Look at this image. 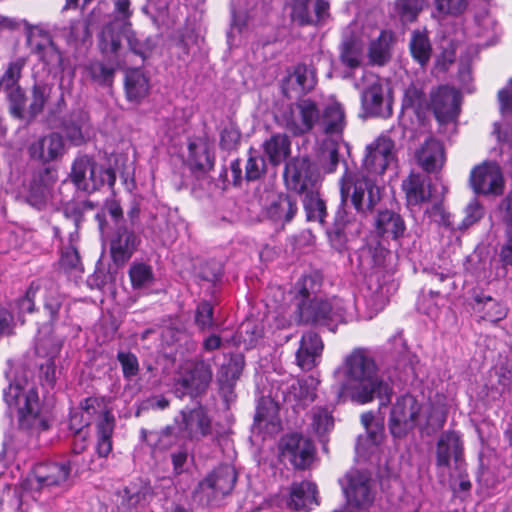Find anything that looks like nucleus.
I'll use <instances>...</instances> for the list:
<instances>
[{"label":"nucleus","mask_w":512,"mask_h":512,"mask_svg":"<svg viewBox=\"0 0 512 512\" xmlns=\"http://www.w3.org/2000/svg\"><path fill=\"white\" fill-rule=\"evenodd\" d=\"M435 464L438 469H447L451 462L461 470L464 463V447L461 436L456 431L443 432L436 443Z\"/></svg>","instance_id":"obj_15"},{"label":"nucleus","mask_w":512,"mask_h":512,"mask_svg":"<svg viewBox=\"0 0 512 512\" xmlns=\"http://www.w3.org/2000/svg\"><path fill=\"white\" fill-rule=\"evenodd\" d=\"M65 38L70 45L84 44L91 38L90 25L85 20L71 21Z\"/></svg>","instance_id":"obj_56"},{"label":"nucleus","mask_w":512,"mask_h":512,"mask_svg":"<svg viewBox=\"0 0 512 512\" xmlns=\"http://www.w3.org/2000/svg\"><path fill=\"white\" fill-rule=\"evenodd\" d=\"M83 413L81 418L85 417V425H89L92 420L102 421L107 415H113L104 404L103 399L97 397H88L81 404Z\"/></svg>","instance_id":"obj_47"},{"label":"nucleus","mask_w":512,"mask_h":512,"mask_svg":"<svg viewBox=\"0 0 512 512\" xmlns=\"http://www.w3.org/2000/svg\"><path fill=\"white\" fill-rule=\"evenodd\" d=\"M237 474L231 466L225 465L215 469L198 485V490L206 496L209 502L212 499L229 494L236 483Z\"/></svg>","instance_id":"obj_17"},{"label":"nucleus","mask_w":512,"mask_h":512,"mask_svg":"<svg viewBox=\"0 0 512 512\" xmlns=\"http://www.w3.org/2000/svg\"><path fill=\"white\" fill-rule=\"evenodd\" d=\"M394 35L391 31L382 30L379 36L370 41L368 47V61L372 66H384L392 58Z\"/></svg>","instance_id":"obj_31"},{"label":"nucleus","mask_w":512,"mask_h":512,"mask_svg":"<svg viewBox=\"0 0 512 512\" xmlns=\"http://www.w3.org/2000/svg\"><path fill=\"white\" fill-rule=\"evenodd\" d=\"M376 231L381 236L398 239L405 232V223L402 217L390 210L379 211L375 220Z\"/></svg>","instance_id":"obj_35"},{"label":"nucleus","mask_w":512,"mask_h":512,"mask_svg":"<svg viewBox=\"0 0 512 512\" xmlns=\"http://www.w3.org/2000/svg\"><path fill=\"white\" fill-rule=\"evenodd\" d=\"M312 504H318L316 485L309 481L293 483L290 487L288 507L299 510L307 508Z\"/></svg>","instance_id":"obj_34"},{"label":"nucleus","mask_w":512,"mask_h":512,"mask_svg":"<svg viewBox=\"0 0 512 512\" xmlns=\"http://www.w3.org/2000/svg\"><path fill=\"white\" fill-rule=\"evenodd\" d=\"M129 277L134 289H141L153 282L151 266L145 263H134L130 266Z\"/></svg>","instance_id":"obj_55"},{"label":"nucleus","mask_w":512,"mask_h":512,"mask_svg":"<svg viewBox=\"0 0 512 512\" xmlns=\"http://www.w3.org/2000/svg\"><path fill=\"white\" fill-rule=\"evenodd\" d=\"M354 218L346 210H339L335 216L333 226L328 230L331 245L338 251L346 248L348 233H352Z\"/></svg>","instance_id":"obj_33"},{"label":"nucleus","mask_w":512,"mask_h":512,"mask_svg":"<svg viewBox=\"0 0 512 512\" xmlns=\"http://www.w3.org/2000/svg\"><path fill=\"white\" fill-rule=\"evenodd\" d=\"M346 383L344 389L353 402L365 404L375 397L381 406L391 402L392 386L380 378L374 359L368 350L354 349L345 359Z\"/></svg>","instance_id":"obj_1"},{"label":"nucleus","mask_w":512,"mask_h":512,"mask_svg":"<svg viewBox=\"0 0 512 512\" xmlns=\"http://www.w3.org/2000/svg\"><path fill=\"white\" fill-rule=\"evenodd\" d=\"M118 494L122 499L121 505L130 509L146 501L147 496L151 494V488L142 482L130 483L119 491Z\"/></svg>","instance_id":"obj_44"},{"label":"nucleus","mask_w":512,"mask_h":512,"mask_svg":"<svg viewBox=\"0 0 512 512\" xmlns=\"http://www.w3.org/2000/svg\"><path fill=\"white\" fill-rule=\"evenodd\" d=\"M311 277H304L299 288V295L302 299L297 304L298 323L313 326L326 327L329 331L335 332L339 323L344 322L346 307L344 301L339 297L310 298L308 284H312Z\"/></svg>","instance_id":"obj_2"},{"label":"nucleus","mask_w":512,"mask_h":512,"mask_svg":"<svg viewBox=\"0 0 512 512\" xmlns=\"http://www.w3.org/2000/svg\"><path fill=\"white\" fill-rule=\"evenodd\" d=\"M119 64L120 61L108 58L107 61L90 59L81 66L82 77L99 86L110 87L114 82Z\"/></svg>","instance_id":"obj_23"},{"label":"nucleus","mask_w":512,"mask_h":512,"mask_svg":"<svg viewBox=\"0 0 512 512\" xmlns=\"http://www.w3.org/2000/svg\"><path fill=\"white\" fill-rule=\"evenodd\" d=\"M363 52L362 42L354 37H348L340 44L339 59L344 66L354 70L362 65Z\"/></svg>","instance_id":"obj_41"},{"label":"nucleus","mask_w":512,"mask_h":512,"mask_svg":"<svg viewBox=\"0 0 512 512\" xmlns=\"http://www.w3.org/2000/svg\"><path fill=\"white\" fill-rule=\"evenodd\" d=\"M42 292L39 297L43 298L44 311L49 315V322L53 324L59 319V312L62 307V299L57 286L50 280H40Z\"/></svg>","instance_id":"obj_39"},{"label":"nucleus","mask_w":512,"mask_h":512,"mask_svg":"<svg viewBox=\"0 0 512 512\" xmlns=\"http://www.w3.org/2000/svg\"><path fill=\"white\" fill-rule=\"evenodd\" d=\"M95 205L89 200L69 201L63 206L64 215L71 219L75 226H78L87 210H93Z\"/></svg>","instance_id":"obj_59"},{"label":"nucleus","mask_w":512,"mask_h":512,"mask_svg":"<svg viewBox=\"0 0 512 512\" xmlns=\"http://www.w3.org/2000/svg\"><path fill=\"white\" fill-rule=\"evenodd\" d=\"M26 65V59L19 57L9 63L6 71L0 78V90L7 91L19 87L22 69Z\"/></svg>","instance_id":"obj_51"},{"label":"nucleus","mask_w":512,"mask_h":512,"mask_svg":"<svg viewBox=\"0 0 512 512\" xmlns=\"http://www.w3.org/2000/svg\"><path fill=\"white\" fill-rule=\"evenodd\" d=\"M287 7L291 22L300 27H321L331 18L327 0H290Z\"/></svg>","instance_id":"obj_6"},{"label":"nucleus","mask_w":512,"mask_h":512,"mask_svg":"<svg viewBox=\"0 0 512 512\" xmlns=\"http://www.w3.org/2000/svg\"><path fill=\"white\" fill-rule=\"evenodd\" d=\"M402 189L405 192L409 206H417L428 202L432 196L431 180L421 173H411L402 181Z\"/></svg>","instance_id":"obj_29"},{"label":"nucleus","mask_w":512,"mask_h":512,"mask_svg":"<svg viewBox=\"0 0 512 512\" xmlns=\"http://www.w3.org/2000/svg\"><path fill=\"white\" fill-rule=\"evenodd\" d=\"M70 474V462L39 463L33 469L30 484L32 489L39 491L64 488L68 486Z\"/></svg>","instance_id":"obj_11"},{"label":"nucleus","mask_w":512,"mask_h":512,"mask_svg":"<svg viewBox=\"0 0 512 512\" xmlns=\"http://www.w3.org/2000/svg\"><path fill=\"white\" fill-rule=\"evenodd\" d=\"M140 243L133 230L118 225L110 239V253L113 262L122 266L132 257Z\"/></svg>","instance_id":"obj_22"},{"label":"nucleus","mask_w":512,"mask_h":512,"mask_svg":"<svg viewBox=\"0 0 512 512\" xmlns=\"http://www.w3.org/2000/svg\"><path fill=\"white\" fill-rule=\"evenodd\" d=\"M409 47L412 57L421 66H425L429 62L432 48L427 35L419 31L413 32L410 39Z\"/></svg>","instance_id":"obj_46"},{"label":"nucleus","mask_w":512,"mask_h":512,"mask_svg":"<svg viewBox=\"0 0 512 512\" xmlns=\"http://www.w3.org/2000/svg\"><path fill=\"white\" fill-rule=\"evenodd\" d=\"M86 114L80 110L71 112L63 119L62 129L67 139L74 145H81L85 142L84 128L86 125Z\"/></svg>","instance_id":"obj_40"},{"label":"nucleus","mask_w":512,"mask_h":512,"mask_svg":"<svg viewBox=\"0 0 512 512\" xmlns=\"http://www.w3.org/2000/svg\"><path fill=\"white\" fill-rule=\"evenodd\" d=\"M348 504L357 508H366L374 500L372 480L365 472L359 470L348 471L340 480Z\"/></svg>","instance_id":"obj_10"},{"label":"nucleus","mask_w":512,"mask_h":512,"mask_svg":"<svg viewBox=\"0 0 512 512\" xmlns=\"http://www.w3.org/2000/svg\"><path fill=\"white\" fill-rule=\"evenodd\" d=\"M263 150L269 162L274 166H278L290 155V138L284 133L272 134L271 137L263 143Z\"/></svg>","instance_id":"obj_36"},{"label":"nucleus","mask_w":512,"mask_h":512,"mask_svg":"<svg viewBox=\"0 0 512 512\" xmlns=\"http://www.w3.org/2000/svg\"><path fill=\"white\" fill-rule=\"evenodd\" d=\"M179 430L192 441H200L212 434V421L202 406L181 411Z\"/></svg>","instance_id":"obj_18"},{"label":"nucleus","mask_w":512,"mask_h":512,"mask_svg":"<svg viewBox=\"0 0 512 512\" xmlns=\"http://www.w3.org/2000/svg\"><path fill=\"white\" fill-rule=\"evenodd\" d=\"M339 185L342 204L347 205L350 202L362 217L372 214L382 199V189L374 177L364 171L346 169Z\"/></svg>","instance_id":"obj_3"},{"label":"nucleus","mask_w":512,"mask_h":512,"mask_svg":"<svg viewBox=\"0 0 512 512\" xmlns=\"http://www.w3.org/2000/svg\"><path fill=\"white\" fill-rule=\"evenodd\" d=\"M41 289L40 281L32 282L29 288L27 289L25 295L17 299L16 306L19 310V314L23 313H31L34 311L35 306V298L39 296Z\"/></svg>","instance_id":"obj_61"},{"label":"nucleus","mask_w":512,"mask_h":512,"mask_svg":"<svg viewBox=\"0 0 512 512\" xmlns=\"http://www.w3.org/2000/svg\"><path fill=\"white\" fill-rule=\"evenodd\" d=\"M394 160V142L386 136L378 137L366 147L362 169L365 174L374 176L385 172Z\"/></svg>","instance_id":"obj_14"},{"label":"nucleus","mask_w":512,"mask_h":512,"mask_svg":"<svg viewBox=\"0 0 512 512\" xmlns=\"http://www.w3.org/2000/svg\"><path fill=\"white\" fill-rule=\"evenodd\" d=\"M4 400L9 407H17L20 429L29 433L48 429V422L41 413L38 392L34 387L26 388L19 382L11 383L4 391Z\"/></svg>","instance_id":"obj_4"},{"label":"nucleus","mask_w":512,"mask_h":512,"mask_svg":"<svg viewBox=\"0 0 512 512\" xmlns=\"http://www.w3.org/2000/svg\"><path fill=\"white\" fill-rule=\"evenodd\" d=\"M421 404L411 394H405L397 398L392 407L389 429L394 437L402 438L412 430L417 422Z\"/></svg>","instance_id":"obj_8"},{"label":"nucleus","mask_w":512,"mask_h":512,"mask_svg":"<svg viewBox=\"0 0 512 512\" xmlns=\"http://www.w3.org/2000/svg\"><path fill=\"white\" fill-rule=\"evenodd\" d=\"M346 126L345 112L338 102L327 104L320 112L318 128L330 137L341 138Z\"/></svg>","instance_id":"obj_30"},{"label":"nucleus","mask_w":512,"mask_h":512,"mask_svg":"<svg viewBox=\"0 0 512 512\" xmlns=\"http://www.w3.org/2000/svg\"><path fill=\"white\" fill-rule=\"evenodd\" d=\"M188 162L194 173L205 174L214 166V156L207 145L202 142H190L188 145Z\"/></svg>","instance_id":"obj_38"},{"label":"nucleus","mask_w":512,"mask_h":512,"mask_svg":"<svg viewBox=\"0 0 512 512\" xmlns=\"http://www.w3.org/2000/svg\"><path fill=\"white\" fill-rule=\"evenodd\" d=\"M283 176L286 187L298 194L315 189L316 176L307 158H294L287 162Z\"/></svg>","instance_id":"obj_16"},{"label":"nucleus","mask_w":512,"mask_h":512,"mask_svg":"<svg viewBox=\"0 0 512 512\" xmlns=\"http://www.w3.org/2000/svg\"><path fill=\"white\" fill-rule=\"evenodd\" d=\"M97 446L96 451L100 457H107L112 450V434L115 426L113 415H107L102 421L96 423Z\"/></svg>","instance_id":"obj_43"},{"label":"nucleus","mask_w":512,"mask_h":512,"mask_svg":"<svg viewBox=\"0 0 512 512\" xmlns=\"http://www.w3.org/2000/svg\"><path fill=\"white\" fill-rule=\"evenodd\" d=\"M149 88V80L140 69L126 72L125 91L129 101L139 103L148 95Z\"/></svg>","instance_id":"obj_37"},{"label":"nucleus","mask_w":512,"mask_h":512,"mask_svg":"<svg viewBox=\"0 0 512 512\" xmlns=\"http://www.w3.org/2000/svg\"><path fill=\"white\" fill-rule=\"evenodd\" d=\"M124 25L118 21H109L104 24L97 35V47L100 53L108 58L120 61L124 48L122 39Z\"/></svg>","instance_id":"obj_21"},{"label":"nucleus","mask_w":512,"mask_h":512,"mask_svg":"<svg viewBox=\"0 0 512 512\" xmlns=\"http://www.w3.org/2000/svg\"><path fill=\"white\" fill-rule=\"evenodd\" d=\"M323 348L322 339L316 332L308 331L304 333L296 351V364L303 371L312 370L317 365Z\"/></svg>","instance_id":"obj_24"},{"label":"nucleus","mask_w":512,"mask_h":512,"mask_svg":"<svg viewBox=\"0 0 512 512\" xmlns=\"http://www.w3.org/2000/svg\"><path fill=\"white\" fill-rule=\"evenodd\" d=\"M428 108L434 112L440 123H448L456 119L459 114L458 93L448 86H440L431 91Z\"/></svg>","instance_id":"obj_19"},{"label":"nucleus","mask_w":512,"mask_h":512,"mask_svg":"<svg viewBox=\"0 0 512 512\" xmlns=\"http://www.w3.org/2000/svg\"><path fill=\"white\" fill-rule=\"evenodd\" d=\"M32 159L42 163L56 160L64 153V142L58 133H50L33 142L28 148Z\"/></svg>","instance_id":"obj_27"},{"label":"nucleus","mask_w":512,"mask_h":512,"mask_svg":"<svg viewBox=\"0 0 512 512\" xmlns=\"http://www.w3.org/2000/svg\"><path fill=\"white\" fill-rule=\"evenodd\" d=\"M280 456L288 461L295 469H307L315 455L313 442L299 433L284 435L279 442Z\"/></svg>","instance_id":"obj_7"},{"label":"nucleus","mask_w":512,"mask_h":512,"mask_svg":"<svg viewBox=\"0 0 512 512\" xmlns=\"http://www.w3.org/2000/svg\"><path fill=\"white\" fill-rule=\"evenodd\" d=\"M339 148L340 143L335 140H326L323 143L321 163L327 173L334 172L339 164Z\"/></svg>","instance_id":"obj_57"},{"label":"nucleus","mask_w":512,"mask_h":512,"mask_svg":"<svg viewBox=\"0 0 512 512\" xmlns=\"http://www.w3.org/2000/svg\"><path fill=\"white\" fill-rule=\"evenodd\" d=\"M211 366L205 361H198L186 371L175 383V395L183 398L186 395L197 397L203 394L212 380Z\"/></svg>","instance_id":"obj_12"},{"label":"nucleus","mask_w":512,"mask_h":512,"mask_svg":"<svg viewBox=\"0 0 512 512\" xmlns=\"http://www.w3.org/2000/svg\"><path fill=\"white\" fill-rule=\"evenodd\" d=\"M313 431L323 441V438L329 433L334 427V419L332 413L326 408H315L312 414Z\"/></svg>","instance_id":"obj_52"},{"label":"nucleus","mask_w":512,"mask_h":512,"mask_svg":"<svg viewBox=\"0 0 512 512\" xmlns=\"http://www.w3.org/2000/svg\"><path fill=\"white\" fill-rule=\"evenodd\" d=\"M417 164L427 173H435L441 170L445 163L443 144L430 137L415 151Z\"/></svg>","instance_id":"obj_25"},{"label":"nucleus","mask_w":512,"mask_h":512,"mask_svg":"<svg viewBox=\"0 0 512 512\" xmlns=\"http://www.w3.org/2000/svg\"><path fill=\"white\" fill-rule=\"evenodd\" d=\"M70 179L79 190L93 193L105 184L113 188L116 174L114 169L102 167L92 157L81 155L72 164Z\"/></svg>","instance_id":"obj_5"},{"label":"nucleus","mask_w":512,"mask_h":512,"mask_svg":"<svg viewBox=\"0 0 512 512\" xmlns=\"http://www.w3.org/2000/svg\"><path fill=\"white\" fill-rule=\"evenodd\" d=\"M473 309L482 314V319L490 322H497L506 316V309L490 296L477 295Z\"/></svg>","instance_id":"obj_42"},{"label":"nucleus","mask_w":512,"mask_h":512,"mask_svg":"<svg viewBox=\"0 0 512 512\" xmlns=\"http://www.w3.org/2000/svg\"><path fill=\"white\" fill-rule=\"evenodd\" d=\"M317 83L316 70L306 64H297L282 80V92L287 98L306 94L314 89Z\"/></svg>","instance_id":"obj_20"},{"label":"nucleus","mask_w":512,"mask_h":512,"mask_svg":"<svg viewBox=\"0 0 512 512\" xmlns=\"http://www.w3.org/2000/svg\"><path fill=\"white\" fill-rule=\"evenodd\" d=\"M245 360L241 354L232 355L228 363L223 364L218 372V384L226 400L234 396V387L244 369Z\"/></svg>","instance_id":"obj_28"},{"label":"nucleus","mask_w":512,"mask_h":512,"mask_svg":"<svg viewBox=\"0 0 512 512\" xmlns=\"http://www.w3.org/2000/svg\"><path fill=\"white\" fill-rule=\"evenodd\" d=\"M51 88L45 84H35L32 88L29 113L35 117L40 114L50 96Z\"/></svg>","instance_id":"obj_58"},{"label":"nucleus","mask_w":512,"mask_h":512,"mask_svg":"<svg viewBox=\"0 0 512 512\" xmlns=\"http://www.w3.org/2000/svg\"><path fill=\"white\" fill-rule=\"evenodd\" d=\"M213 306L208 301H202L198 304L195 314V323L201 330H207L214 326Z\"/></svg>","instance_id":"obj_64"},{"label":"nucleus","mask_w":512,"mask_h":512,"mask_svg":"<svg viewBox=\"0 0 512 512\" xmlns=\"http://www.w3.org/2000/svg\"><path fill=\"white\" fill-rule=\"evenodd\" d=\"M389 251L379 243L368 245L361 250V258L366 260L373 267H381L384 265Z\"/></svg>","instance_id":"obj_62"},{"label":"nucleus","mask_w":512,"mask_h":512,"mask_svg":"<svg viewBox=\"0 0 512 512\" xmlns=\"http://www.w3.org/2000/svg\"><path fill=\"white\" fill-rule=\"evenodd\" d=\"M470 183L475 193L483 195H501L504 179L499 165L495 162H483L470 173Z\"/></svg>","instance_id":"obj_13"},{"label":"nucleus","mask_w":512,"mask_h":512,"mask_svg":"<svg viewBox=\"0 0 512 512\" xmlns=\"http://www.w3.org/2000/svg\"><path fill=\"white\" fill-rule=\"evenodd\" d=\"M32 49L46 64L60 63L62 60L60 51L47 34L43 35L42 41L33 43Z\"/></svg>","instance_id":"obj_50"},{"label":"nucleus","mask_w":512,"mask_h":512,"mask_svg":"<svg viewBox=\"0 0 512 512\" xmlns=\"http://www.w3.org/2000/svg\"><path fill=\"white\" fill-rule=\"evenodd\" d=\"M62 347V341L50 333V329H47V334H41L38 336L35 345V351L38 357L45 360L55 359L60 353Z\"/></svg>","instance_id":"obj_48"},{"label":"nucleus","mask_w":512,"mask_h":512,"mask_svg":"<svg viewBox=\"0 0 512 512\" xmlns=\"http://www.w3.org/2000/svg\"><path fill=\"white\" fill-rule=\"evenodd\" d=\"M402 109L412 110L417 116L423 114L428 109L424 92L414 85L406 88L402 99Z\"/></svg>","instance_id":"obj_49"},{"label":"nucleus","mask_w":512,"mask_h":512,"mask_svg":"<svg viewBox=\"0 0 512 512\" xmlns=\"http://www.w3.org/2000/svg\"><path fill=\"white\" fill-rule=\"evenodd\" d=\"M361 104L364 113L370 117L387 118L392 114L391 103L384 99V89L379 82L371 84L362 92Z\"/></svg>","instance_id":"obj_26"},{"label":"nucleus","mask_w":512,"mask_h":512,"mask_svg":"<svg viewBox=\"0 0 512 512\" xmlns=\"http://www.w3.org/2000/svg\"><path fill=\"white\" fill-rule=\"evenodd\" d=\"M59 268L66 274L77 275L83 272L79 253L74 246L70 245L62 250Z\"/></svg>","instance_id":"obj_54"},{"label":"nucleus","mask_w":512,"mask_h":512,"mask_svg":"<svg viewBox=\"0 0 512 512\" xmlns=\"http://www.w3.org/2000/svg\"><path fill=\"white\" fill-rule=\"evenodd\" d=\"M321 109L310 98L300 99L285 113L286 128L294 135H303L318 127Z\"/></svg>","instance_id":"obj_9"},{"label":"nucleus","mask_w":512,"mask_h":512,"mask_svg":"<svg viewBox=\"0 0 512 512\" xmlns=\"http://www.w3.org/2000/svg\"><path fill=\"white\" fill-rule=\"evenodd\" d=\"M241 132L234 123H229L220 132V147L224 150H234L240 143Z\"/></svg>","instance_id":"obj_63"},{"label":"nucleus","mask_w":512,"mask_h":512,"mask_svg":"<svg viewBox=\"0 0 512 512\" xmlns=\"http://www.w3.org/2000/svg\"><path fill=\"white\" fill-rule=\"evenodd\" d=\"M426 4V0H397L395 9L402 22L411 23L417 19Z\"/></svg>","instance_id":"obj_53"},{"label":"nucleus","mask_w":512,"mask_h":512,"mask_svg":"<svg viewBox=\"0 0 512 512\" xmlns=\"http://www.w3.org/2000/svg\"><path fill=\"white\" fill-rule=\"evenodd\" d=\"M266 160L263 156L250 152L245 166V178L247 181L260 179L266 172Z\"/></svg>","instance_id":"obj_60"},{"label":"nucleus","mask_w":512,"mask_h":512,"mask_svg":"<svg viewBox=\"0 0 512 512\" xmlns=\"http://www.w3.org/2000/svg\"><path fill=\"white\" fill-rule=\"evenodd\" d=\"M297 201L286 194L274 198L266 208V215L276 223L290 222L297 213Z\"/></svg>","instance_id":"obj_32"},{"label":"nucleus","mask_w":512,"mask_h":512,"mask_svg":"<svg viewBox=\"0 0 512 512\" xmlns=\"http://www.w3.org/2000/svg\"><path fill=\"white\" fill-rule=\"evenodd\" d=\"M303 206L309 221H318L324 224L327 210L324 200L315 189L304 193Z\"/></svg>","instance_id":"obj_45"}]
</instances>
